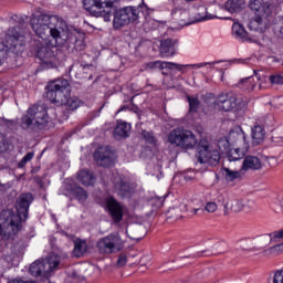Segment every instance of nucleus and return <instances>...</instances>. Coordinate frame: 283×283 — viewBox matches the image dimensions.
<instances>
[{
  "instance_id": "1",
  "label": "nucleus",
  "mask_w": 283,
  "mask_h": 283,
  "mask_svg": "<svg viewBox=\"0 0 283 283\" xmlns=\"http://www.w3.org/2000/svg\"><path fill=\"white\" fill-rule=\"evenodd\" d=\"M83 7L91 17L101 18L106 23H109L113 19L114 30H120V28L138 21L140 9L145 8L147 10L145 2L137 9L134 7L118 9L114 0H83Z\"/></svg>"
},
{
  "instance_id": "2",
  "label": "nucleus",
  "mask_w": 283,
  "mask_h": 283,
  "mask_svg": "<svg viewBox=\"0 0 283 283\" xmlns=\"http://www.w3.org/2000/svg\"><path fill=\"white\" fill-rule=\"evenodd\" d=\"M33 201L34 196L32 193H22L15 203L17 213L10 209L0 211V235L2 240H14V235L23 229V222L28 220L30 205Z\"/></svg>"
},
{
  "instance_id": "3",
  "label": "nucleus",
  "mask_w": 283,
  "mask_h": 283,
  "mask_svg": "<svg viewBox=\"0 0 283 283\" xmlns=\"http://www.w3.org/2000/svg\"><path fill=\"white\" fill-rule=\"evenodd\" d=\"M30 23L36 36L44 41L51 36L55 41V45H65L72 40L67 22L59 15L35 13L32 15Z\"/></svg>"
},
{
  "instance_id": "4",
  "label": "nucleus",
  "mask_w": 283,
  "mask_h": 283,
  "mask_svg": "<svg viewBox=\"0 0 283 283\" xmlns=\"http://www.w3.org/2000/svg\"><path fill=\"white\" fill-rule=\"evenodd\" d=\"M70 81L62 78L50 82L46 87V98L56 107L65 105L66 109L74 112L83 102L78 97H72L70 93Z\"/></svg>"
},
{
  "instance_id": "5",
  "label": "nucleus",
  "mask_w": 283,
  "mask_h": 283,
  "mask_svg": "<svg viewBox=\"0 0 283 283\" xmlns=\"http://www.w3.org/2000/svg\"><path fill=\"white\" fill-rule=\"evenodd\" d=\"M50 123V117L48 116V109L43 105H33L20 119V127L24 132H30L31 134H39L42 129L48 127Z\"/></svg>"
},
{
  "instance_id": "6",
  "label": "nucleus",
  "mask_w": 283,
  "mask_h": 283,
  "mask_svg": "<svg viewBox=\"0 0 283 283\" xmlns=\"http://www.w3.org/2000/svg\"><path fill=\"white\" fill-rule=\"evenodd\" d=\"M2 39L3 42H0V64L6 60L8 52L22 54L25 50V34H23L21 27L9 28Z\"/></svg>"
},
{
  "instance_id": "7",
  "label": "nucleus",
  "mask_w": 283,
  "mask_h": 283,
  "mask_svg": "<svg viewBox=\"0 0 283 283\" xmlns=\"http://www.w3.org/2000/svg\"><path fill=\"white\" fill-rule=\"evenodd\" d=\"M249 6L250 10L255 12L254 19H252L248 24L249 30L256 34H264V32H266V28H269V23H271V20H269L271 11L269 8L266 10L262 8V2H260V0H252Z\"/></svg>"
},
{
  "instance_id": "8",
  "label": "nucleus",
  "mask_w": 283,
  "mask_h": 283,
  "mask_svg": "<svg viewBox=\"0 0 283 283\" xmlns=\"http://www.w3.org/2000/svg\"><path fill=\"white\" fill-rule=\"evenodd\" d=\"M197 161L200 165H208V167H216L220 164V150L213 147L207 139H201L197 147Z\"/></svg>"
},
{
  "instance_id": "9",
  "label": "nucleus",
  "mask_w": 283,
  "mask_h": 283,
  "mask_svg": "<svg viewBox=\"0 0 283 283\" xmlns=\"http://www.w3.org/2000/svg\"><path fill=\"white\" fill-rule=\"evenodd\" d=\"M59 264H61V256L56 253H49L46 259L34 261L29 268V273L33 277H48Z\"/></svg>"
},
{
  "instance_id": "10",
  "label": "nucleus",
  "mask_w": 283,
  "mask_h": 283,
  "mask_svg": "<svg viewBox=\"0 0 283 283\" xmlns=\"http://www.w3.org/2000/svg\"><path fill=\"white\" fill-rule=\"evenodd\" d=\"M168 142L170 145L181 147V149H193L198 145L196 135L191 130L182 128L174 129L168 136Z\"/></svg>"
},
{
  "instance_id": "11",
  "label": "nucleus",
  "mask_w": 283,
  "mask_h": 283,
  "mask_svg": "<svg viewBox=\"0 0 283 283\" xmlns=\"http://www.w3.org/2000/svg\"><path fill=\"white\" fill-rule=\"evenodd\" d=\"M123 238L118 233H111L102 239H99L96 243L97 250L103 255H112V253H118V251H123L124 247Z\"/></svg>"
},
{
  "instance_id": "12",
  "label": "nucleus",
  "mask_w": 283,
  "mask_h": 283,
  "mask_svg": "<svg viewBox=\"0 0 283 283\" xmlns=\"http://www.w3.org/2000/svg\"><path fill=\"white\" fill-rule=\"evenodd\" d=\"M94 159L99 167H112L114 165V151L109 146H101L95 150Z\"/></svg>"
},
{
  "instance_id": "13",
  "label": "nucleus",
  "mask_w": 283,
  "mask_h": 283,
  "mask_svg": "<svg viewBox=\"0 0 283 283\" xmlns=\"http://www.w3.org/2000/svg\"><path fill=\"white\" fill-rule=\"evenodd\" d=\"M105 209L115 223L123 220V203L118 202L116 198L108 196L105 198Z\"/></svg>"
},
{
  "instance_id": "14",
  "label": "nucleus",
  "mask_w": 283,
  "mask_h": 283,
  "mask_svg": "<svg viewBox=\"0 0 283 283\" xmlns=\"http://www.w3.org/2000/svg\"><path fill=\"white\" fill-rule=\"evenodd\" d=\"M113 190L119 198H132L134 196V185L120 177H115Z\"/></svg>"
},
{
  "instance_id": "15",
  "label": "nucleus",
  "mask_w": 283,
  "mask_h": 283,
  "mask_svg": "<svg viewBox=\"0 0 283 283\" xmlns=\"http://www.w3.org/2000/svg\"><path fill=\"white\" fill-rule=\"evenodd\" d=\"M185 65L178 64L175 62H166V61H154V62H148L145 65L146 71H151V70H170L172 72H180V74H185Z\"/></svg>"
},
{
  "instance_id": "16",
  "label": "nucleus",
  "mask_w": 283,
  "mask_h": 283,
  "mask_svg": "<svg viewBox=\"0 0 283 283\" xmlns=\"http://www.w3.org/2000/svg\"><path fill=\"white\" fill-rule=\"evenodd\" d=\"M36 56L42 63H44V65H48L49 67H56V65H59V60L54 54V50H52L50 46L38 48Z\"/></svg>"
},
{
  "instance_id": "17",
  "label": "nucleus",
  "mask_w": 283,
  "mask_h": 283,
  "mask_svg": "<svg viewBox=\"0 0 283 283\" xmlns=\"http://www.w3.org/2000/svg\"><path fill=\"white\" fill-rule=\"evenodd\" d=\"M217 105L222 112H231L238 107V96L233 93L221 94L217 98Z\"/></svg>"
},
{
  "instance_id": "18",
  "label": "nucleus",
  "mask_w": 283,
  "mask_h": 283,
  "mask_svg": "<svg viewBox=\"0 0 283 283\" xmlns=\"http://www.w3.org/2000/svg\"><path fill=\"white\" fill-rule=\"evenodd\" d=\"M178 48L177 39H164L160 41L159 54L161 59H169V56L176 55V50Z\"/></svg>"
},
{
  "instance_id": "19",
  "label": "nucleus",
  "mask_w": 283,
  "mask_h": 283,
  "mask_svg": "<svg viewBox=\"0 0 283 283\" xmlns=\"http://www.w3.org/2000/svg\"><path fill=\"white\" fill-rule=\"evenodd\" d=\"M232 35L239 41H248L249 43H255L258 35L247 32L242 24L234 22L232 25Z\"/></svg>"
},
{
  "instance_id": "20",
  "label": "nucleus",
  "mask_w": 283,
  "mask_h": 283,
  "mask_svg": "<svg viewBox=\"0 0 283 283\" xmlns=\"http://www.w3.org/2000/svg\"><path fill=\"white\" fill-rule=\"evenodd\" d=\"M171 14L175 21H178L180 25H191V23H195L188 9L175 8Z\"/></svg>"
},
{
  "instance_id": "21",
  "label": "nucleus",
  "mask_w": 283,
  "mask_h": 283,
  "mask_svg": "<svg viewBox=\"0 0 283 283\" xmlns=\"http://www.w3.org/2000/svg\"><path fill=\"white\" fill-rule=\"evenodd\" d=\"M279 240H283V229L280 231H274L268 234H263L258 239L259 249H264V247H269V244H273V242H279Z\"/></svg>"
},
{
  "instance_id": "22",
  "label": "nucleus",
  "mask_w": 283,
  "mask_h": 283,
  "mask_svg": "<svg viewBox=\"0 0 283 283\" xmlns=\"http://www.w3.org/2000/svg\"><path fill=\"white\" fill-rule=\"evenodd\" d=\"M129 132H132V125L127 122H117L113 130V136L116 140H123V138H129Z\"/></svg>"
},
{
  "instance_id": "23",
  "label": "nucleus",
  "mask_w": 283,
  "mask_h": 283,
  "mask_svg": "<svg viewBox=\"0 0 283 283\" xmlns=\"http://www.w3.org/2000/svg\"><path fill=\"white\" fill-rule=\"evenodd\" d=\"M220 199L223 200L224 216H228L229 211L240 213L244 209V200L234 199L229 203V201L224 200V197L221 196L219 197Z\"/></svg>"
},
{
  "instance_id": "24",
  "label": "nucleus",
  "mask_w": 283,
  "mask_h": 283,
  "mask_svg": "<svg viewBox=\"0 0 283 283\" xmlns=\"http://www.w3.org/2000/svg\"><path fill=\"white\" fill-rule=\"evenodd\" d=\"M228 138L232 145H239L242 147L249 145V142H247V134H244V130H242V128L231 130L228 135Z\"/></svg>"
},
{
  "instance_id": "25",
  "label": "nucleus",
  "mask_w": 283,
  "mask_h": 283,
  "mask_svg": "<svg viewBox=\"0 0 283 283\" xmlns=\"http://www.w3.org/2000/svg\"><path fill=\"white\" fill-rule=\"evenodd\" d=\"M241 169L243 171H258L259 169H262V160L258 156H247Z\"/></svg>"
},
{
  "instance_id": "26",
  "label": "nucleus",
  "mask_w": 283,
  "mask_h": 283,
  "mask_svg": "<svg viewBox=\"0 0 283 283\" xmlns=\"http://www.w3.org/2000/svg\"><path fill=\"white\" fill-rule=\"evenodd\" d=\"M211 19H218V17L209 13L207 7L201 4L196 9L193 17L195 23H200V21H209Z\"/></svg>"
},
{
  "instance_id": "27",
  "label": "nucleus",
  "mask_w": 283,
  "mask_h": 283,
  "mask_svg": "<svg viewBox=\"0 0 283 283\" xmlns=\"http://www.w3.org/2000/svg\"><path fill=\"white\" fill-rule=\"evenodd\" d=\"M245 8L244 0H228L224 3V10L230 12V14H235L238 12H242Z\"/></svg>"
},
{
  "instance_id": "28",
  "label": "nucleus",
  "mask_w": 283,
  "mask_h": 283,
  "mask_svg": "<svg viewBox=\"0 0 283 283\" xmlns=\"http://www.w3.org/2000/svg\"><path fill=\"white\" fill-rule=\"evenodd\" d=\"M77 180L84 185V187H92V185L96 182L94 175L90 170H80L77 172Z\"/></svg>"
},
{
  "instance_id": "29",
  "label": "nucleus",
  "mask_w": 283,
  "mask_h": 283,
  "mask_svg": "<svg viewBox=\"0 0 283 283\" xmlns=\"http://www.w3.org/2000/svg\"><path fill=\"white\" fill-rule=\"evenodd\" d=\"M249 144H245V146H242V150L240 154L235 153L234 149H230L226 153L228 156V160L230 163H235V160H242V158H244V156H247V154L249 153Z\"/></svg>"
},
{
  "instance_id": "30",
  "label": "nucleus",
  "mask_w": 283,
  "mask_h": 283,
  "mask_svg": "<svg viewBox=\"0 0 283 283\" xmlns=\"http://www.w3.org/2000/svg\"><path fill=\"white\" fill-rule=\"evenodd\" d=\"M87 253V242L78 239L74 242L73 255L74 258H83Z\"/></svg>"
},
{
  "instance_id": "31",
  "label": "nucleus",
  "mask_w": 283,
  "mask_h": 283,
  "mask_svg": "<svg viewBox=\"0 0 283 283\" xmlns=\"http://www.w3.org/2000/svg\"><path fill=\"white\" fill-rule=\"evenodd\" d=\"M264 128L262 126H254L252 128V143L253 145H261L264 142Z\"/></svg>"
},
{
  "instance_id": "32",
  "label": "nucleus",
  "mask_w": 283,
  "mask_h": 283,
  "mask_svg": "<svg viewBox=\"0 0 283 283\" xmlns=\"http://www.w3.org/2000/svg\"><path fill=\"white\" fill-rule=\"evenodd\" d=\"M71 195H73L80 202H85V200H87V191L76 184L71 187Z\"/></svg>"
},
{
  "instance_id": "33",
  "label": "nucleus",
  "mask_w": 283,
  "mask_h": 283,
  "mask_svg": "<svg viewBox=\"0 0 283 283\" xmlns=\"http://www.w3.org/2000/svg\"><path fill=\"white\" fill-rule=\"evenodd\" d=\"M237 87L239 90H243V92H252L253 87H255V82H253V77H245L242 78L238 84Z\"/></svg>"
},
{
  "instance_id": "34",
  "label": "nucleus",
  "mask_w": 283,
  "mask_h": 283,
  "mask_svg": "<svg viewBox=\"0 0 283 283\" xmlns=\"http://www.w3.org/2000/svg\"><path fill=\"white\" fill-rule=\"evenodd\" d=\"M187 101L189 103V112H190V114L198 113V109H200V99L198 98V96L187 95Z\"/></svg>"
},
{
  "instance_id": "35",
  "label": "nucleus",
  "mask_w": 283,
  "mask_h": 283,
  "mask_svg": "<svg viewBox=\"0 0 283 283\" xmlns=\"http://www.w3.org/2000/svg\"><path fill=\"white\" fill-rule=\"evenodd\" d=\"M142 138H144L147 145H151L153 147H156V145H158V139H156V136L153 132L143 130Z\"/></svg>"
},
{
  "instance_id": "36",
  "label": "nucleus",
  "mask_w": 283,
  "mask_h": 283,
  "mask_svg": "<svg viewBox=\"0 0 283 283\" xmlns=\"http://www.w3.org/2000/svg\"><path fill=\"white\" fill-rule=\"evenodd\" d=\"M231 146H233V144L229 137H222L218 142V147L222 154H227L231 149Z\"/></svg>"
},
{
  "instance_id": "37",
  "label": "nucleus",
  "mask_w": 283,
  "mask_h": 283,
  "mask_svg": "<svg viewBox=\"0 0 283 283\" xmlns=\"http://www.w3.org/2000/svg\"><path fill=\"white\" fill-rule=\"evenodd\" d=\"M263 253H264V255H266L268 258H271V255H273V256L280 255V253H283L282 243L265 249V250L263 251Z\"/></svg>"
},
{
  "instance_id": "38",
  "label": "nucleus",
  "mask_w": 283,
  "mask_h": 283,
  "mask_svg": "<svg viewBox=\"0 0 283 283\" xmlns=\"http://www.w3.org/2000/svg\"><path fill=\"white\" fill-rule=\"evenodd\" d=\"M224 178L228 182H233L237 178H240V171L223 168Z\"/></svg>"
},
{
  "instance_id": "39",
  "label": "nucleus",
  "mask_w": 283,
  "mask_h": 283,
  "mask_svg": "<svg viewBox=\"0 0 283 283\" xmlns=\"http://www.w3.org/2000/svg\"><path fill=\"white\" fill-rule=\"evenodd\" d=\"M269 81L272 85H283V73H274L270 75Z\"/></svg>"
},
{
  "instance_id": "40",
  "label": "nucleus",
  "mask_w": 283,
  "mask_h": 283,
  "mask_svg": "<svg viewBox=\"0 0 283 283\" xmlns=\"http://www.w3.org/2000/svg\"><path fill=\"white\" fill-rule=\"evenodd\" d=\"M218 63H222V61L203 62L198 64H184V65H185V70L186 67H193L195 70H200V67H207V65H218Z\"/></svg>"
},
{
  "instance_id": "41",
  "label": "nucleus",
  "mask_w": 283,
  "mask_h": 283,
  "mask_svg": "<svg viewBox=\"0 0 283 283\" xmlns=\"http://www.w3.org/2000/svg\"><path fill=\"white\" fill-rule=\"evenodd\" d=\"M32 158H34V153H28L18 164V167L20 169H23V167H25V165H28V163H30V160H32Z\"/></svg>"
},
{
  "instance_id": "42",
  "label": "nucleus",
  "mask_w": 283,
  "mask_h": 283,
  "mask_svg": "<svg viewBox=\"0 0 283 283\" xmlns=\"http://www.w3.org/2000/svg\"><path fill=\"white\" fill-rule=\"evenodd\" d=\"M243 211H245V213H251V211H255V201L253 200H248L247 202L244 201Z\"/></svg>"
},
{
  "instance_id": "43",
  "label": "nucleus",
  "mask_w": 283,
  "mask_h": 283,
  "mask_svg": "<svg viewBox=\"0 0 283 283\" xmlns=\"http://www.w3.org/2000/svg\"><path fill=\"white\" fill-rule=\"evenodd\" d=\"M205 209L208 213H216V211H218V203L210 201V202L206 203Z\"/></svg>"
},
{
  "instance_id": "44",
  "label": "nucleus",
  "mask_w": 283,
  "mask_h": 283,
  "mask_svg": "<svg viewBox=\"0 0 283 283\" xmlns=\"http://www.w3.org/2000/svg\"><path fill=\"white\" fill-rule=\"evenodd\" d=\"M273 283H283V270H277L274 273Z\"/></svg>"
},
{
  "instance_id": "45",
  "label": "nucleus",
  "mask_w": 283,
  "mask_h": 283,
  "mask_svg": "<svg viewBox=\"0 0 283 283\" xmlns=\"http://www.w3.org/2000/svg\"><path fill=\"white\" fill-rule=\"evenodd\" d=\"M127 264V255L120 254L117 260V266H125Z\"/></svg>"
},
{
  "instance_id": "46",
  "label": "nucleus",
  "mask_w": 283,
  "mask_h": 283,
  "mask_svg": "<svg viewBox=\"0 0 283 283\" xmlns=\"http://www.w3.org/2000/svg\"><path fill=\"white\" fill-rule=\"evenodd\" d=\"M78 70H85V66L81 64H73L70 66V72H78Z\"/></svg>"
},
{
  "instance_id": "47",
  "label": "nucleus",
  "mask_w": 283,
  "mask_h": 283,
  "mask_svg": "<svg viewBox=\"0 0 283 283\" xmlns=\"http://www.w3.org/2000/svg\"><path fill=\"white\" fill-rule=\"evenodd\" d=\"M3 147H6V136L0 133V153L3 151Z\"/></svg>"
},
{
  "instance_id": "48",
  "label": "nucleus",
  "mask_w": 283,
  "mask_h": 283,
  "mask_svg": "<svg viewBox=\"0 0 283 283\" xmlns=\"http://www.w3.org/2000/svg\"><path fill=\"white\" fill-rule=\"evenodd\" d=\"M8 283H36V281H23L21 279H13L9 281Z\"/></svg>"
},
{
  "instance_id": "49",
  "label": "nucleus",
  "mask_w": 283,
  "mask_h": 283,
  "mask_svg": "<svg viewBox=\"0 0 283 283\" xmlns=\"http://www.w3.org/2000/svg\"><path fill=\"white\" fill-rule=\"evenodd\" d=\"M6 125H8L9 127H15L17 126V122H14L12 119H7L6 120Z\"/></svg>"
},
{
  "instance_id": "50",
  "label": "nucleus",
  "mask_w": 283,
  "mask_h": 283,
  "mask_svg": "<svg viewBox=\"0 0 283 283\" xmlns=\"http://www.w3.org/2000/svg\"><path fill=\"white\" fill-rule=\"evenodd\" d=\"M203 253H206V254H205L206 258H209V255H211V253H209V251L206 250V251H202V252H198V253H197V258H202V254H203Z\"/></svg>"
},
{
  "instance_id": "51",
  "label": "nucleus",
  "mask_w": 283,
  "mask_h": 283,
  "mask_svg": "<svg viewBox=\"0 0 283 283\" xmlns=\"http://www.w3.org/2000/svg\"><path fill=\"white\" fill-rule=\"evenodd\" d=\"M129 109L127 106H122L118 111L117 114H120V112H127Z\"/></svg>"
},
{
  "instance_id": "52",
  "label": "nucleus",
  "mask_w": 283,
  "mask_h": 283,
  "mask_svg": "<svg viewBox=\"0 0 283 283\" xmlns=\"http://www.w3.org/2000/svg\"><path fill=\"white\" fill-rule=\"evenodd\" d=\"M234 151L237 154H242V146H239L238 148H234Z\"/></svg>"
},
{
  "instance_id": "53",
  "label": "nucleus",
  "mask_w": 283,
  "mask_h": 283,
  "mask_svg": "<svg viewBox=\"0 0 283 283\" xmlns=\"http://www.w3.org/2000/svg\"><path fill=\"white\" fill-rule=\"evenodd\" d=\"M200 211V209H195L193 210V213L196 214V216H198V212Z\"/></svg>"
},
{
  "instance_id": "54",
  "label": "nucleus",
  "mask_w": 283,
  "mask_h": 283,
  "mask_svg": "<svg viewBox=\"0 0 283 283\" xmlns=\"http://www.w3.org/2000/svg\"><path fill=\"white\" fill-rule=\"evenodd\" d=\"M132 240H140L142 238L130 237Z\"/></svg>"
},
{
  "instance_id": "55",
  "label": "nucleus",
  "mask_w": 283,
  "mask_h": 283,
  "mask_svg": "<svg viewBox=\"0 0 283 283\" xmlns=\"http://www.w3.org/2000/svg\"><path fill=\"white\" fill-rule=\"evenodd\" d=\"M179 218H182V216H177V217L175 218V220H179Z\"/></svg>"
},
{
  "instance_id": "56",
  "label": "nucleus",
  "mask_w": 283,
  "mask_h": 283,
  "mask_svg": "<svg viewBox=\"0 0 283 283\" xmlns=\"http://www.w3.org/2000/svg\"><path fill=\"white\" fill-rule=\"evenodd\" d=\"M161 74H164V76H165V75H167V72L164 71V72H161Z\"/></svg>"
}]
</instances>
